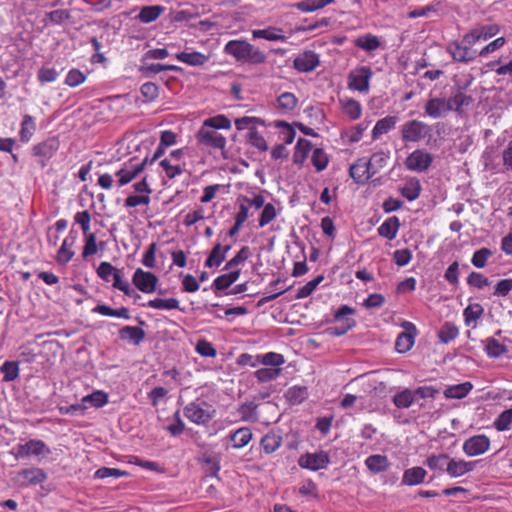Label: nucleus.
<instances>
[{
    "label": "nucleus",
    "mask_w": 512,
    "mask_h": 512,
    "mask_svg": "<svg viewBox=\"0 0 512 512\" xmlns=\"http://www.w3.org/2000/svg\"><path fill=\"white\" fill-rule=\"evenodd\" d=\"M223 51L240 63L260 65L267 60L264 52L246 40H230L225 44Z\"/></svg>",
    "instance_id": "nucleus-1"
},
{
    "label": "nucleus",
    "mask_w": 512,
    "mask_h": 512,
    "mask_svg": "<svg viewBox=\"0 0 512 512\" xmlns=\"http://www.w3.org/2000/svg\"><path fill=\"white\" fill-rule=\"evenodd\" d=\"M492 256V251L488 248H481L474 252L471 263L476 268H483L486 266L487 260Z\"/></svg>",
    "instance_id": "nucleus-61"
},
{
    "label": "nucleus",
    "mask_w": 512,
    "mask_h": 512,
    "mask_svg": "<svg viewBox=\"0 0 512 512\" xmlns=\"http://www.w3.org/2000/svg\"><path fill=\"white\" fill-rule=\"evenodd\" d=\"M36 130V125L32 116L26 114L23 117L20 130V140L28 142Z\"/></svg>",
    "instance_id": "nucleus-44"
},
{
    "label": "nucleus",
    "mask_w": 512,
    "mask_h": 512,
    "mask_svg": "<svg viewBox=\"0 0 512 512\" xmlns=\"http://www.w3.org/2000/svg\"><path fill=\"white\" fill-rule=\"evenodd\" d=\"M424 111L429 117L437 119L445 116L448 112H450L451 107L449 106L447 99L433 97L426 102Z\"/></svg>",
    "instance_id": "nucleus-15"
},
{
    "label": "nucleus",
    "mask_w": 512,
    "mask_h": 512,
    "mask_svg": "<svg viewBox=\"0 0 512 512\" xmlns=\"http://www.w3.org/2000/svg\"><path fill=\"white\" fill-rule=\"evenodd\" d=\"M349 175L356 183L359 184L365 183L367 180L374 176L368 161L364 158L358 159L354 164L350 166Z\"/></svg>",
    "instance_id": "nucleus-16"
},
{
    "label": "nucleus",
    "mask_w": 512,
    "mask_h": 512,
    "mask_svg": "<svg viewBox=\"0 0 512 512\" xmlns=\"http://www.w3.org/2000/svg\"><path fill=\"white\" fill-rule=\"evenodd\" d=\"M147 306L158 310H174L179 309V301L176 298H155L149 300Z\"/></svg>",
    "instance_id": "nucleus-43"
},
{
    "label": "nucleus",
    "mask_w": 512,
    "mask_h": 512,
    "mask_svg": "<svg viewBox=\"0 0 512 512\" xmlns=\"http://www.w3.org/2000/svg\"><path fill=\"white\" fill-rule=\"evenodd\" d=\"M400 228V220L397 216L387 218L377 229L379 236L388 240L396 238Z\"/></svg>",
    "instance_id": "nucleus-22"
},
{
    "label": "nucleus",
    "mask_w": 512,
    "mask_h": 512,
    "mask_svg": "<svg viewBox=\"0 0 512 512\" xmlns=\"http://www.w3.org/2000/svg\"><path fill=\"white\" fill-rule=\"evenodd\" d=\"M286 397L291 404H300L308 397L306 387L294 386L288 389Z\"/></svg>",
    "instance_id": "nucleus-52"
},
{
    "label": "nucleus",
    "mask_w": 512,
    "mask_h": 512,
    "mask_svg": "<svg viewBox=\"0 0 512 512\" xmlns=\"http://www.w3.org/2000/svg\"><path fill=\"white\" fill-rule=\"evenodd\" d=\"M282 444V437L276 433H267L261 439V447L267 454L275 452Z\"/></svg>",
    "instance_id": "nucleus-40"
},
{
    "label": "nucleus",
    "mask_w": 512,
    "mask_h": 512,
    "mask_svg": "<svg viewBox=\"0 0 512 512\" xmlns=\"http://www.w3.org/2000/svg\"><path fill=\"white\" fill-rule=\"evenodd\" d=\"M298 103L297 97L290 92H284L277 98V109L283 112L292 111Z\"/></svg>",
    "instance_id": "nucleus-41"
},
{
    "label": "nucleus",
    "mask_w": 512,
    "mask_h": 512,
    "mask_svg": "<svg viewBox=\"0 0 512 512\" xmlns=\"http://www.w3.org/2000/svg\"><path fill=\"white\" fill-rule=\"evenodd\" d=\"M372 74L371 68L367 66H361L358 69L351 71L348 75L349 88L359 92L368 91L369 81Z\"/></svg>",
    "instance_id": "nucleus-7"
},
{
    "label": "nucleus",
    "mask_w": 512,
    "mask_h": 512,
    "mask_svg": "<svg viewBox=\"0 0 512 512\" xmlns=\"http://www.w3.org/2000/svg\"><path fill=\"white\" fill-rule=\"evenodd\" d=\"M214 414L215 410L206 401H194L184 407V416L198 425L207 424Z\"/></svg>",
    "instance_id": "nucleus-3"
},
{
    "label": "nucleus",
    "mask_w": 512,
    "mask_h": 512,
    "mask_svg": "<svg viewBox=\"0 0 512 512\" xmlns=\"http://www.w3.org/2000/svg\"><path fill=\"white\" fill-rule=\"evenodd\" d=\"M281 373L280 368L265 367L258 369L255 376L259 382H268L276 379Z\"/></svg>",
    "instance_id": "nucleus-59"
},
{
    "label": "nucleus",
    "mask_w": 512,
    "mask_h": 512,
    "mask_svg": "<svg viewBox=\"0 0 512 512\" xmlns=\"http://www.w3.org/2000/svg\"><path fill=\"white\" fill-rule=\"evenodd\" d=\"M108 402V395L100 390L94 391L93 393L84 396L82 398L83 405L85 403H89L91 406L100 408L103 407Z\"/></svg>",
    "instance_id": "nucleus-50"
},
{
    "label": "nucleus",
    "mask_w": 512,
    "mask_h": 512,
    "mask_svg": "<svg viewBox=\"0 0 512 512\" xmlns=\"http://www.w3.org/2000/svg\"><path fill=\"white\" fill-rule=\"evenodd\" d=\"M176 58L190 66H203L209 60L208 55L200 52H181L176 55Z\"/></svg>",
    "instance_id": "nucleus-27"
},
{
    "label": "nucleus",
    "mask_w": 512,
    "mask_h": 512,
    "mask_svg": "<svg viewBox=\"0 0 512 512\" xmlns=\"http://www.w3.org/2000/svg\"><path fill=\"white\" fill-rule=\"evenodd\" d=\"M230 441L233 442L232 448L240 449L246 446L252 439V431L248 427H241L230 434Z\"/></svg>",
    "instance_id": "nucleus-26"
},
{
    "label": "nucleus",
    "mask_w": 512,
    "mask_h": 512,
    "mask_svg": "<svg viewBox=\"0 0 512 512\" xmlns=\"http://www.w3.org/2000/svg\"><path fill=\"white\" fill-rule=\"evenodd\" d=\"M18 476L21 478V485H37L44 482L47 478L46 473L40 468H27L19 472Z\"/></svg>",
    "instance_id": "nucleus-20"
},
{
    "label": "nucleus",
    "mask_w": 512,
    "mask_h": 512,
    "mask_svg": "<svg viewBox=\"0 0 512 512\" xmlns=\"http://www.w3.org/2000/svg\"><path fill=\"white\" fill-rule=\"evenodd\" d=\"M92 312L98 313L103 316H109V317H117V318H123V319L130 318L129 309L126 307H121L119 309H113L105 304H99L92 309Z\"/></svg>",
    "instance_id": "nucleus-33"
},
{
    "label": "nucleus",
    "mask_w": 512,
    "mask_h": 512,
    "mask_svg": "<svg viewBox=\"0 0 512 512\" xmlns=\"http://www.w3.org/2000/svg\"><path fill=\"white\" fill-rule=\"evenodd\" d=\"M432 127L420 120L406 121L400 128L401 138L404 142L418 143L430 136Z\"/></svg>",
    "instance_id": "nucleus-2"
},
{
    "label": "nucleus",
    "mask_w": 512,
    "mask_h": 512,
    "mask_svg": "<svg viewBox=\"0 0 512 512\" xmlns=\"http://www.w3.org/2000/svg\"><path fill=\"white\" fill-rule=\"evenodd\" d=\"M499 32L496 24L483 25L479 28L471 30L463 37V42L467 45H475L480 40H488Z\"/></svg>",
    "instance_id": "nucleus-10"
},
{
    "label": "nucleus",
    "mask_w": 512,
    "mask_h": 512,
    "mask_svg": "<svg viewBox=\"0 0 512 512\" xmlns=\"http://www.w3.org/2000/svg\"><path fill=\"white\" fill-rule=\"evenodd\" d=\"M389 159L388 153L384 151L375 152L368 161L372 174L375 175L382 169Z\"/></svg>",
    "instance_id": "nucleus-48"
},
{
    "label": "nucleus",
    "mask_w": 512,
    "mask_h": 512,
    "mask_svg": "<svg viewBox=\"0 0 512 512\" xmlns=\"http://www.w3.org/2000/svg\"><path fill=\"white\" fill-rule=\"evenodd\" d=\"M112 286L115 289L122 291L125 295L136 298H140V295L132 289L127 281H124L121 276V272L118 270L117 273L113 276V284Z\"/></svg>",
    "instance_id": "nucleus-51"
},
{
    "label": "nucleus",
    "mask_w": 512,
    "mask_h": 512,
    "mask_svg": "<svg viewBox=\"0 0 512 512\" xmlns=\"http://www.w3.org/2000/svg\"><path fill=\"white\" fill-rule=\"evenodd\" d=\"M433 162V156L425 150L417 149L413 151L405 161L408 170L416 172L426 171Z\"/></svg>",
    "instance_id": "nucleus-8"
},
{
    "label": "nucleus",
    "mask_w": 512,
    "mask_h": 512,
    "mask_svg": "<svg viewBox=\"0 0 512 512\" xmlns=\"http://www.w3.org/2000/svg\"><path fill=\"white\" fill-rule=\"evenodd\" d=\"M148 162V158H145L138 164H124V167L116 172V176L119 177V186H124L135 179L144 170Z\"/></svg>",
    "instance_id": "nucleus-14"
},
{
    "label": "nucleus",
    "mask_w": 512,
    "mask_h": 512,
    "mask_svg": "<svg viewBox=\"0 0 512 512\" xmlns=\"http://www.w3.org/2000/svg\"><path fill=\"white\" fill-rule=\"evenodd\" d=\"M277 210L272 203H267L260 215L259 218V226L264 227L270 222H272L277 217Z\"/></svg>",
    "instance_id": "nucleus-62"
},
{
    "label": "nucleus",
    "mask_w": 512,
    "mask_h": 512,
    "mask_svg": "<svg viewBox=\"0 0 512 512\" xmlns=\"http://www.w3.org/2000/svg\"><path fill=\"white\" fill-rule=\"evenodd\" d=\"M132 283L139 291L151 294L156 291L158 277L152 272L137 268L133 274Z\"/></svg>",
    "instance_id": "nucleus-5"
},
{
    "label": "nucleus",
    "mask_w": 512,
    "mask_h": 512,
    "mask_svg": "<svg viewBox=\"0 0 512 512\" xmlns=\"http://www.w3.org/2000/svg\"><path fill=\"white\" fill-rule=\"evenodd\" d=\"M140 92L146 101L152 102L159 96V87L153 82H146L140 87Z\"/></svg>",
    "instance_id": "nucleus-63"
},
{
    "label": "nucleus",
    "mask_w": 512,
    "mask_h": 512,
    "mask_svg": "<svg viewBox=\"0 0 512 512\" xmlns=\"http://www.w3.org/2000/svg\"><path fill=\"white\" fill-rule=\"evenodd\" d=\"M421 189L420 181L417 178H410L405 185L400 188V193L408 201H414L420 196Z\"/></svg>",
    "instance_id": "nucleus-31"
},
{
    "label": "nucleus",
    "mask_w": 512,
    "mask_h": 512,
    "mask_svg": "<svg viewBox=\"0 0 512 512\" xmlns=\"http://www.w3.org/2000/svg\"><path fill=\"white\" fill-rule=\"evenodd\" d=\"M328 157L323 149L316 148L313 151L311 162L317 171L324 170L328 165Z\"/></svg>",
    "instance_id": "nucleus-60"
},
{
    "label": "nucleus",
    "mask_w": 512,
    "mask_h": 512,
    "mask_svg": "<svg viewBox=\"0 0 512 512\" xmlns=\"http://www.w3.org/2000/svg\"><path fill=\"white\" fill-rule=\"evenodd\" d=\"M240 276V270H233L229 273L218 276L214 282L213 287L217 291H223L229 288Z\"/></svg>",
    "instance_id": "nucleus-34"
},
{
    "label": "nucleus",
    "mask_w": 512,
    "mask_h": 512,
    "mask_svg": "<svg viewBox=\"0 0 512 512\" xmlns=\"http://www.w3.org/2000/svg\"><path fill=\"white\" fill-rule=\"evenodd\" d=\"M312 149V143L309 140L300 138L295 146L293 161L295 164H303L309 152Z\"/></svg>",
    "instance_id": "nucleus-35"
},
{
    "label": "nucleus",
    "mask_w": 512,
    "mask_h": 512,
    "mask_svg": "<svg viewBox=\"0 0 512 512\" xmlns=\"http://www.w3.org/2000/svg\"><path fill=\"white\" fill-rule=\"evenodd\" d=\"M398 121L397 116H386L378 120L372 130V138L377 139L379 136L389 132Z\"/></svg>",
    "instance_id": "nucleus-29"
},
{
    "label": "nucleus",
    "mask_w": 512,
    "mask_h": 512,
    "mask_svg": "<svg viewBox=\"0 0 512 512\" xmlns=\"http://www.w3.org/2000/svg\"><path fill=\"white\" fill-rule=\"evenodd\" d=\"M458 334L459 330L457 326L451 322H446L439 330L438 337L441 343L447 344L450 341L454 340L458 336Z\"/></svg>",
    "instance_id": "nucleus-45"
},
{
    "label": "nucleus",
    "mask_w": 512,
    "mask_h": 512,
    "mask_svg": "<svg viewBox=\"0 0 512 512\" xmlns=\"http://www.w3.org/2000/svg\"><path fill=\"white\" fill-rule=\"evenodd\" d=\"M343 111L352 120H356L361 116V105L354 99L341 100Z\"/></svg>",
    "instance_id": "nucleus-53"
},
{
    "label": "nucleus",
    "mask_w": 512,
    "mask_h": 512,
    "mask_svg": "<svg viewBox=\"0 0 512 512\" xmlns=\"http://www.w3.org/2000/svg\"><path fill=\"white\" fill-rule=\"evenodd\" d=\"M485 351L489 357L498 358L507 352V346L490 337L486 340Z\"/></svg>",
    "instance_id": "nucleus-46"
},
{
    "label": "nucleus",
    "mask_w": 512,
    "mask_h": 512,
    "mask_svg": "<svg viewBox=\"0 0 512 512\" xmlns=\"http://www.w3.org/2000/svg\"><path fill=\"white\" fill-rule=\"evenodd\" d=\"M483 313L484 308L479 303L468 305L463 312L466 325H469L472 321H476L481 318Z\"/></svg>",
    "instance_id": "nucleus-54"
},
{
    "label": "nucleus",
    "mask_w": 512,
    "mask_h": 512,
    "mask_svg": "<svg viewBox=\"0 0 512 512\" xmlns=\"http://www.w3.org/2000/svg\"><path fill=\"white\" fill-rule=\"evenodd\" d=\"M447 102L451 107V111L460 112L462 107H467L473 102V98L463 93L459 88L456 93L447 99Z\"/></svg>",
    "instance_id": "nucleus-30"
},
{
    "label": "nucleus",
    "mask_w": 512,
    "mask_h": 512,
    "mask_svg": "<svg viewBox=\"0 0 512 512\" xmlns=\"http://www.w3.org/2000/svg\"><path fill=\"white\" fill-rule=\"evenodd\" d=\"M415 400L412 390L406 388L393 396V403L399 409L409 408Z\"/></svg>",
    "instance_id": "nucleus-39"
},
{
    "label": "nucleus",
    "mask_w": 512,
    "mask_h": 512,
    "mask_svg": "<svg viewBox=\"0 0 512 512\" xmlns=\"http://www.w3.org/2000/svg\"><path fill=\"white\" fill-rule=\"evenodd\" d=\"M257 408L258 405L254 401L245 402L240 405L238 412L243 421L256 422L258 420Z\"/></svg>",
    "instance_id": "nucleus-42"
},
{
    "label": "nucleus",
    "mask_w": 512,
    "mask_h": 512,
    "mask_svg": "<svg viewBox=\"0 0 512 512\" xmlns=\"http://www.w3.org/2000/svg\"><path fill=\"white\" fill-rule=\"evenodd\" d=\"M450 460V456L448 454L442 453L438 455L429 456L425 464L431 469L439 472H446V468H448V463Z\"/></svg>",
    "instance_id": "nucleus-37"
},
{
    "label": "nucleus",
    "mask_w": 512,
    "mask_h": 512,
    "mask_svg": "<svg viewBox=\"0 0 512 512\" xmlns=\"http://www.w3.org/2000/svg\"><path fill=\"white\" fill-rule=\"evenodd\" d=\"M426 475V470L419 466L406 469L403 473L402 484L408 486L421 484Z\"/></svg>",
    "instance_id": "nucleus-25"
},
{
    "label": "nucleus",
    "mask_w": 512,
    "mask_h": 512,
    "mask_svg": "<svg viewBox=\"0 0 512 512\" xmlns=\"http://www.w3.org/2000/svg\"><path fill=\"white\" fill-rule=\"evenodd\" d=\"M164 11V7L160 5L144 6L140 10L137 18L142 23H151L155 21Z\"/></svg>",
    "instance_id": "nucleus-36"
},
{
    "label": "nucleus",
    "mask_w": 512,
    "mask_h": 512,
    "mask_svg": "<svg viewBox=\"0 0 512 512\" xmlns=\"http://www.w3.org/2000/svg\"><path fill=\"white\" fill-rule=\"evenodd\" d=\"M414 345V336L407 332H401L396 339L395 349L399 353H406Z\"/></svg>",
    "instance_id": "nucleus-47"
},
{
    "label": "nucleus",
    "mask_w": 512,
    "mask_h": 512,
    "mask_svg": "<svg viewBox=\"0 0 512 512\" xmlns=\"http://www.w3.org/2000/svg\"><path fill=\"white\" fill-rule=\"evenodd\" d=\"M355 46L367 51L372 52L380 47V41L377 36L372 34H365L355 39Z\"/></svg>",
    "instance_id": "nucleus-38"
},
{
    "label": "nucleus",
    "mask_w": 512,
    "mask_h": 512,
    "mask_svg": "<svg viewBox=\"0 0 512 512\" xmlns=\"http://www.w3.org/2000/svg\"><path fill=\"white\" fill-rule=\"evenodd\" d=\"M282 30L277 27L270 26L266 29H258L252 31L254 39H265L268 41H285L286 37L281 34Z\"/></svg>",
    "instance_id": "nucleus-28"
},
{
    "label": "nucleus",
    "mask_w": 512,
    "mask_h": 512,
    "mask_svg": "<svg viewBox=\"0 0 512 512\" xmlns=\"http://www.w3.org/2000/svg\"><path fill=\"white\" fill-rule=\"evenodd\" d=\"M319 65V57L313 51H306L297 56L293 61V66L299 72H311Z\"/></svg>",
    "instance_id": "nucleus-17"
},
{
    "label": "nucleus",
    "mask_w": 512,
    "mask_h": 512,
    "mask_svg": "<svg viewBox=\"0 0 512 512\" xmlns=\"http://www.w3.org/2000/svg\"><path fill=\"white\" fill-rule=\"evenodd\" d=\"M50 453V449L42 440L32 439L25 444L18 445L16 457L24 458L30 455L40 456Z\"/></svg>",
    "instance_id": "nucleus-13"
},
{
    "label": "nucleus",
    "mask_w": 512,
    "mask_h": 512,
    "mask_svg": "<svg viewBox=\"0 0 512 512\" xmlns=\"http://www.w3.org/2000/svg\"><path fill=\"white\" fill-rule=\"evenodd\" d=\"M146 337L145 331L136 326H125L119 330V338L123 341H129L134 345H139Z\"/></svg>",
    "instance_id": "nucleus-23"
},
{
    "label": "nucleus",
    "mask_w": 512,
    "mask_h": 512,
    "mask_svg": "<svg viewBox=\"0 0 512 512\" xmlns=\"http://www.w3.org/2000/svg\"><path fill=\"white\" fill-rule=\"evenodd\" d=\"M77 239V234L74 231H70L69 235L63 240V243L58 250L56 260L59 264H67L74 256L72 247L74 246Z\"/></svg>",
    "instance_id": "nucleus-18"
},
{
    "label": "nucleus",
    "mask_w": 512,
    "mask_h": 512,
    "mask_svg": "<svg viewBox=\"0 0 512 512\" xmlns=\"http://www.w3.org/2000/svg\"><path fill=\"white\" fill-rule=\"evenodd\" d=\"M472 46L465 44L463 41L461 44L452 42L448 45L447 49L455 61L468 63L478 56L477 51L473 50Z\"/></svg>",
    "instance_id": "nucleus-11"
},
{
    "label": "nucleus",
    "mask_w": 512,
    "mask_h": 512,
    "mask_svg": "<svg viewBox=\"0 0 512 512\" xmlns=\"http://www.w3.org/2000/svg\"><path fill=\"white\" fill-rule=\"evenodd\" d=\"M475 466L476 462L474 461L450 458L446 472L450 477L456 478L473 471Z\"/></svg>",
    "instance_id": "nucleus-19"
},
{
    "label": "nucleus",
    "mask_w": 512,
    "mask_h": 512,
    "mask_svg": "<svg viewBox=\"0 0 512 512\" xmlns=\"http://www.w3.org/2000/svg\"><path fill=\"white\" fill-rule=\"evenodd\" d=\"M473 385L470 382H464L449 386L444 391V396L448 399H462L472 390Z\"/></svg>",
    "instance_id": "nucleus-32"
},
{
    "label": "nucleus",
    "mask_w": 512,
    "mask_h": 512,
    "mask_svg": "<svg viewBox=\"0 0 512 512\" xmlns=\"http://www.w3.org/2000/svg\"><path fill=\"white\" fill-rule=\"evenodd\" d=\"M230 249V245L222 246L221 243H216L205 261V267H219Z\"/></svg>",
    "instance_id": "nucleus-21"
},
{
    "label": "nucleus",
    "mask_w": 512,
    "mask_h": 512,
    "mask_svg": "<svg viewBox=\"0 0 512 512\" xmlns=\"http://www.w3.org/2000/svg\"><path fill=\"white\" fill-rule=\"evenodd\" d=\"M249 143L259 149L260 151H266L268 149V145L264 139V137L257 131L255 127L250 128L248 134Z\"/></svg>",
    "instance_id": "nucleus-58"
},
{
    "label": "nucleus",
    "mask_w": 512,
    "mask_h": 512,
    "mask_svg": "<svg viewBox=\"0 0 512 512\" xmlns=\"http://www.w3.org/2000/svg\"><path fill=\"white\" fill-rule=\"evenodd\" d=\"M0 371L3 374V381L11 382L19 376V365L14 361H5Z\"/></svg>",
    "instance_id": "nucleus-49"
},
{
    "label": "nucleus",
    "mask_w": 512,
    "mask_h": 512,
    "mask_svg": "<svg viewBox=\"0 0 512 512\" xmlns=\"http://www.w3.org/2000/svg\"><path fill=\"white\" fill-rule=\"evenodd\" d=\"M204 125L208 126L211 129H230L231 121L224 115H217L214 117H210L203 122Z\"/></svg>",
    "instance_id": "nucleus-56"
},
{
    "label": "nucleus",
    "mask_w": 512,
    "mask_h": 512,
    "mask_svg": "<svg viewBox=\"0 0 512 512\" xmlns=\"http://www.w3.org/2000/svg\"><path fill=\"white\" fill-rule=\"evenodd\" d=\"M259 363L265 366H271V368H278L280 365L285 363V359L282 354L268 352L264 355H260Z\"/></svg>",
    "instance_id": "nucleus-55"
},
{
    "label": "nucleus",
    "mask_w": 512,
    "mask_h": 512,
    "mask_svg": "<svg viewBox=\"0 0 512 512\" xmlns=\"http://www.w3.org/2000/svg\"><path fill=\"white\" fill-rule=\"evenodd\" d=\"M330 463V457L327 452L320 451L316 453H306L299 457L298 464L303 469L318 471L324 469Z\"/></svg>",
    "instance_id": "nucleus-6"
},
{
    "label": "nucleus",
    "mask_w": 512,
    "mask_h": 512,
    "mask_svg": "<svg viewBox=\"0 0 512 512\" xmlns=\"http://www.w3.org/2000/svg\"><path fill=\"white\" fill-rule=\"evenodd\" d=\"M58 149L59 140L56 137H51L34 146L33 151L34 155L40 159L41 166L44 167Z\"/></svg>",
    "instance_id": "nucleus-12"
},
{
    "label": "nucleus",
    "mask_w": 512,
    "mask_h": 512,
    "mask_svg": "<svg viewBox=\"0 0 512 512\" xmlns=\"http://www.w3.org/2000/svg\"><path fill=\"white\" fill-rule=\"evenodd\" d=\"M250 256V249L248 246H243L237 254L231 258L224 266V270H230L237 267L239 264L246 261Z\"/></svg>",
    "instance_id": "nucleus-57"
},
{
    "label": "nucleus",
    "mask_w": 512,
    "mask_h": 512,
    "mask_svg": "<svg viewBox=\"0 0 512 512\" xmlns=\"http://www.w3.org/2000/svg\"><path fill=\"white\" fill-rule=\"evenodd\" d=\"M512 424V409L503 411L494 421V427L498 431L508 430Z\"/></svg>",
    "instance_id": "nucleus-64"
},
{
    "label": "nucleus",
    "mask_w": 512,
    "mask_h": 512,
    "mask_svg": "<svg viewBox=\"0 0 512 512\" xmlns=\"http://www.w3.org/2000/svg\"><path fill=\"white\" fill-rule=\"evenodd\" d=\"M196 139L199 144L213 149L223 151L226 146V138L218 131L211 129L204 124L197 132Z\"/></svg>",
    "instance_id": "nucleus-4"
},
{
    "label": "nucleus",
    "mask_w": 512,
    "mask_h": 512,
    "mask_svg": "<svg viewBox=\"0 0 512 512\" xmlns=\"http://www.w3.org/2000/svg\"><path fill=\"white\" fill-rule=\"evenodd\" d=\"M490 447V439L483 434L475 435L467 439L463 444L466 455L473 457L484 454Z\"/></svg>",
    "instance_id": "nucleus-9"
},
{
    "label": "nucleus",
    "mask_w": 512,
    "mask_h": 512,
    "mask_svg": "<svg viewBox=\"0 0 512 512\" xmlns=\"http://www.w3.org/2000/svg\"><path fill=\"white\" fill-rule=\"evenodd\" d=\"M365 465L369 471L378 474L388 470L390 462L386 455L374 454L366 458Z\"/></svg>",
    "instance_id": "nucleus-24"
}]
</instances>
